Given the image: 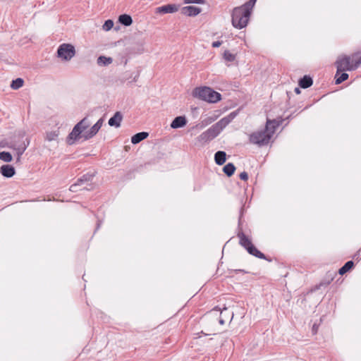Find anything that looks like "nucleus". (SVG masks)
<instances>
[{"instance_id":"nucleus-3","label":"nucleus","mask_w":361,"mask_h":361,"mask_svg":"<svg viewBox=\"0 0 361 361\" xmlns=\"http://www.w3.org/2000/svg\"><path fill=\"white\" fill-rule=\"evenodd\" d=\"M192 96L208 103H216L221 99V94L219 92L205 86L195 88Z\"/></svg>"},{"instance_id":"nucleus-27","label":"nucleus","mask_w":361,"mask_h":361,"mask_svg":"<svg viewBox=\"0 0 361 361\" xmlns=\"http://www.w3.org/2000/svg\"><path fill=\"white\" fill-rule=\"evenodd\" d=\"M112 61L113 60L111 57H106L104 56H101L97 59V64L99 66H109V64H111Z\"/></svg>"},{"instance_id":"nucleus-33","label":"nucleus","mask_w":361,"mask_h":361,"mask_svg":"<svg viewBox=\"0 0 361 361\" xmlns=\"http://www.w3.org/2000/svg\"><path fill=\"white\" fill-rule=\"evenodd\" d=\"M114 26V22L111 20H107L104 22L102 28L105 31L110 30Z\"/></svg>"},{"instance_id":"nucleus-11","label":"nucleus","mask_w":361,"mask_h":361,"mask_svg":"<svg viewBox=\"0 0 361 361\" xmlns=\"http://www.w3.org/2000/svg\"><path fill=\"white\" fill-rule=\"evenodd\" d=\"M178 10V6L175 4H167L156 8L157 13H173Z\"/></svg>"},{"instance_id":"nucleus-18","label":"nucleus","mask_w":361,"mask_h":361,"mask_svg":"<svg viewBox=\"0 0 361 361\" xmlns=\"http://www.w3.org/2000/svg\"><path fill=\"white\" fill-rule=\"evenodd\" d=\"M226 160V154L224 151H218L214 154L215 163L219 165H223Z\"/></svg>"},{"instance_id":"nucleus-39","label":"nucleus","mask_w":361,"mask_h":361,"mask_svg":"<svg viewBox=\"0 0 361 361\" xmlns=\"http://www.w3.org/2000/svg\"><path fill=\"white\" fill-rule=\"evenodd\" d=\"M104 119L102 118H99L94 124L98 126V128H101L103 125Z\"/></svg>"},{"instance_id":"nucleus-32","label":"nucleus","mask_w":361,"mask_h":361,"mask_svg":"<svg viewBox=\"0 0 361 361\" xmlns=\"http://www.w3.org/2000/svg\"><path fill=\"white\" fill-rule=\"evenodd\" d=\"M224 59L227 61H233L235 59V55L231 53L229 51H225L224 53Z\"/></svg>"},{"instance_id":"nucleus-31","label":"nucleus","mask_w":361,"mask_h":361,"mask_svg":"<svg viewBox=\"0 0 361 361\" xmlns=\"http://www.w3.org/2000/svg\"><path fill=\"white\" fill-rule=\"evenodd\" d=\"M214 121V119L211 117H208L204 120H202L200 123L196 125V128L202 129L209 124L212 123Z\"/></svg>"},{"instance_id":"nucleus-1","label":"nucleus","mask_w":361,"mask_h":361,"mask_svg":"<svg viewBox=\"0 0 361 361\" xmlns=\"http://www.w3.org/2000/svg\"><path fill=\"white\" fill-rule=\"evenodd\" d=\"M90 126V123L87 117L80 121L68 134L66 139L67 144L73 145L80 138H82L84 140H88L95 136L100 129L94 124L89 130H86Z\"/></svg>"},{"instance_id":"nucleus-28","label":"nucleus","mask_w":361,"mask_h":361,"mask_svg":"<svg viewBox=\"0 0 361 361\" xmlns=\"http://www.w3.org/2000/svg\"><path fill=\"white\" fill-rule=\"evenodd\" d=\"M13 159L12 155L9 152H0V160L5 162H11Z\"/></svg>"},{"instance_id":"nucleus-8","label":"nucleus","mask_w":361,"mask_h":361,"mask_svg":"<svg viewBox=\"0 0 361 361\" xmlns=\"http://www.w3.org/2000/svg\"><path fill=\"white\" fill-rule=\"evenodd\" d=\"M219 129L220 128H219L217 125H212L197 137L198 141L202 143H207L212 140L220 134Z\"/></svg>"},{"instance_id":"nucleus-20","label":"nucleus","mask_w":361,"mask_h":361,"mask_svg":"<svg viewBox=\"0 0 361 361\" xmlns=\"http://www.w3.org/2000/svg\"><path fill=\"white\" fill-rule=\"evenodd\" d=\"M353 267H354L353 261H352V260L348 261L347 262L345 263V264L343 267H341L339 269L338 273L341 275H343L345 273H347L348 271H349L350 270H351L353 268Z\"/></svg>"},{"instance_id":"nucleus-43","label":"nucleus","mask_w":361,"mask_h":361,"mask_svg":"<svg viewBox=\"0 0 361 361\" xmlns=\"http://www.w3.org/2000/svg\"><path fill=\"white\" fill-rule=\"evenodd\" d=\"M294 92L297 94H300L301 91L300 90V87H295V90H294Z\"/></svg>"},{"instance_id":"nucleus-42","label":"nucleus","mask_w":361,"mask_h":361,"mask_svg":"<svg viewBox=\"0 0 361 361\" xmlns=\"http://www.w3.org/2000/svg\"><path fill=\"white\" fill-rule=\"evenodd\" d=\"M236 116V113L235 112H231L228 116V118H230V120L231 121L232 119H233L235 118V116Z\"/></svg>"},{"instance_id":"nucleus-13","label":"nucleus","mask_w":361,"mask_h":361,"mask_svg":"<svg viewBox=\"0 0 361 361\" xmlns=\"http://www.w3.org/2000/svg\"><path fill=\"white\" fill-rule=\"evenodd\" d=\"M353 69H337L335 75V83L338 85L348 78V74L345 71H353Z\"/></svg>"},{"instance_id":"nucleus-35","label":"nucleus","mask_w":361,"mask_h":361,"mask_svg":"<svg viewBox=\"0 0 361 361\" xmlns=\"http://www.w3.org/2000/svg\"><path fill=\"white\" fill-rule=\"evenodd\" d=\"M78 186H80V185L78 184V182L76 181L75 183L72 184L70 186L69 190L73 192H75L78 191Z\"/></svg>"},{"instance_id":"nucleus-34","label":"nucleus","mask_w":361,"mask_h":361,"mask_svg":"<svg viewBox=\"0 0 361 361\" xmlns=\"http://www.w3.org/2000/svg\"><path fill=\"white\" fill-rule=\"evenodd\" d=\"M184 4H204V0H183Z\"/></svg>"},{"instance_id":"nucleus-36","label":"nucleus","mask_w":361,"mask_h":361,"mask_svg":"<svg viewBox=\"0 0 361 361\" xmlns=\"http://www.w3.org/2000/svg\"><path fill=\"white\" fill-rule=\"evenodd\" d=\"M133 75H134L133 78L130 79V78H125V80H128L130 82L135 81L136 78L139 76V72L136 71L135 73H133Z\"/></svg>"},{"instance_id":"nucleus-21","label":"nucleus","mask_w":361,"mask_h":361,"mask_svg":"<svg viewBox=\"0 0 361 361\" xmlns=\"http://www.w3.org/2000/svg\"><path fill=\"white\" fill-rule=\"evenodd\" d=\"M120 23L125 26H129L133 23V19L128 14H122L118 18Z\"/></svg>"},{"instance_id":"nucleus-48","label":"nucleus","mask_w":361,"mask_h":361,"mask_svg":"<svg viewBox=\"0 0 361 361\" xmlns=\"http://www.w3.org/2000/svg\"><path fill=\"white\" fill-rule=\"evenodd\" d=\"M238 224H240V217L239 218Z\"/></svg>"},{"instance_id":"nucleus-7","label":"nucleus","mask_w":361,"mask_h":361,"mask_svg":"<svg viewBox=\"0 0 361 361\" xmlns=\"http://www.w3.org/2000/svg\"><path fill=\"white\" fill-rule=\"evenodd\" d=\"M232 25L238 29L245 27L249 20L250 16L247 11H244L243 8H238L237 7L232 12Z\"/></svg>"},{"instance_id":"nucleus-25","label":"nucleus","mask_w":361,"mask_h":361,"mask_svg":"<svg viewBox=\"0 0 361 361\" xmlns=\"http://www.w3.org/2000/svg\"><path fill=\"white\" fill-rule=\"evenodd\" d=\"M257 0H250L248 2L245 3L244 5L237 7L238 8H243L244 11L248 12V16H250L251 11L254 7Z\"/></svg>"},{"instance_id":"nucleus-17","label":"nucleus","mask_w":361,"mask_h":361,"mask_svg":"<svg viewBox=\"0 0 361 361\" xmlns=\"http://www.w3.org/2000/svg\"><path fill=\"white\" fill-rule=\"evenodd\" d=\"M149 135V133H147V132H140V133H137L136 134H135L134 135L132 136L131 137V142L133 144V145H136V144H138L140 143L141 141L144 140L145 139H146Z\"/></svg>"},{"instance_id":"nucleus-14","label":"nucleus","mask_w":361,"mask_h":361,"mask_svg":"<svg viewBox=\"0 0 361 361\" xmlns=\"http://www.w3.org/2000/svg\"><path fill=\"white\" fill-rule=\"evenodd\" d=\"M187 123V119L184 116H176L171 123V128L177 129L184 127Z\"/></svg>"},{"instance_id":"nucleus-2","label":"nucleus","mask_w":361,"mask_h":361,"mask_svg":"<svg viewBox=\"0 0 361 361\" xmlns=\"http://www.w3.org/2000/svg\"><path fill=\"white\" fill-rule=\"evenodd\" d=\"M283 119H267L264 129L253 132L249 135L250 143L259 147L267 145L276 130L282 124Z\"/></svg>"},{"instance_id":"nucleus-19","label":"nucleus","mask_w":361,"mask_h":361,"mask_svg":"<svg viewBox=\"0 0 361 361\" xmlns=\"http://www.w3.org/2000/svg\"><path fill=\"white\" fill-rule=\"evenodd\" d=\"M95 173H87L84 174L80 178H78L76 180L78 182V184L80 185H83L85 183L90 182L92 180L93 178L94 177Z\"/></svg>"},{"instance_id":"nucleus-6","label":"nucleus","mask_w":361,"mask_h":361,"mask_svg":"<svg viewBox=\"0 0 361 361\" xmlns=\"http://www.w3.org/2000/svg\"><path fill=\"white\" fill-rule=\"evenodd\" d=\"M361 63V54L355 53L350 56H341L335 62L336 68H357Z\"/></svg>"},{"instance_id":"nucleus-26","label":"nucleus","mask_w":361,"mask_h":361,"mask_svg":"<svg viewBox=\"0 0 361 361\" xmlns=\"http://www.w3.org/2000/svg\"><path fill=\"white\" fill-rule=\"evenodd\" d=\"M23 84H24L23 79L21 78H18L12 80V82L10 85V87L11 89L16 90H18L19 88H20L21 87H23Z\"/></svg>"},{"instance_id":"nucleus-37","label":"nucleus","mask_w":361,"mask_h":361,"mask_svg":"<svg viewBox=\"0 0 361 361\" xmlns=\"http://www.w3.org/2000/svg\"><path fill=\"white\" fill-rule=\"evenodd\" d=\"M239 177L243 180H247L248 179V173L246 171H243L240 173Z\"/></svg>"},{"instance_id":"nucleus-16","label":"nucleus","mask_w":361,"mask_h":361,"mask_svg":"<svg viewBox=\"0 0 361 361\" xmlns=\"http://www.w3.org/2000/svg\"><path fill=\"white\" fill-rule=\"evenodd\" d=\"M200 12L201 8L194 6H188L182 8V13L188 16H195Z\"/></svg>"},{"instance_id":"nucleus-47","label":"nucleus","mask_w":361,"mask_h":361,"mask_svg":"<svg viewBox=\"0 0 361 361\" xmlns=\"http://www.w3.org/2000/svg\"><path fill=\"white\" fill-rule=\"evenodd\" d=\"M126 76L128 75V71H126Z\"/></svg>"},{"instance_id":"nucleus-38","label":"nucleus","mask_w":361,"mask_h":361,"mask_svg":"<svg viewBox=\"0 0 361 361\" xmlns=\"http://www.w3.org/2000/svg\"><path fill=\"white\" fill-rule=\"evenodd\" d=\"M353 259L360 260L361 259V248L353 255Z\"/></svg>"},{"instance_id":"nucleus-22","label":"nucleus","mask_w":361,"mask_h":361,"mask_svg":"<svg viewBox=\"0 0 361 361\" xmlns=\"http://www.w3.org/2000/svg\"><path fill=\"white\" fill-rule=\"evenodd\" d=\"M235 171V166L233 163H228L223 168L224 173L228 177H231L232 175H233Z\"/></svg>"},{"instance_id":"nucleus-24","label":"nucleus","mask_w":361,"mask_h":361,"mask_svg":"<svg viewBox=\"0 0 361 361\" xmlns=\"http://www.w3.org/2000/svg\"><path fill=\"white\" fill-rule=\"evenodd\" d=\"M257 0H250L248 2L245 3L244 5L237 7L238 8H243L244 11L248 12V16H250L251 11L254 7Z\"/></svg>"},{"instance_id":"nucleus-4","label":"nucleus","mask_w":361,"mask_h":361,"mask_svg":"<svg viewBox=\"0 0 361 361\" xmlns=\"http://www.w3.org/2000/svg\"><path fill=\"white\" fill-rule=\"evenodd\" d=\"M29 144L30 140L27 138H25L24 133H19L17 137H15L13 140L8 143L7 147L16 151L17 161H18L20 160L21 156L26 150Z\"/></svg>"},{"instance_id":"nucleus-40","label":"nucleus","mask_w":361,"mask_h":361,"mask_svg":"<svg viewBox=\"0 0 361 361\" xmlns=\"http://www.w3.org/2000/svg\"><path fill=\"white\" fill-rule=\"evenodd\" d=\"M222 44V42L221 41H216V42H214L212 44V47L214 48H217V47H219Z\"/></svg>"},{"instance_id":"nucleus-15","label":"nucleus","mask_w":361,"mask_h":361,"mask_svg":"<svg viewBox=\"0 0 361 361\" xmlns=\"http://www.w3.org/2000/svg\"><path fill=\"white\" fill-rule=\"evenodd\" d=\"M313 84V79L310 75H305L298 80V85L300 88L307 89Z\"/></svg>"},{"instance_id":"nucleus-49","label":"nucleus","mask_w":361,"mask_h":361,"mask_svg":"<svg viewBox=\"0 0 361 361\" xmlns=\"http://www.w3.org/2000/svg\"><path fill=\"white\" fill-rule=\"evenodd\" d=\"M330 283V281H328L326 284L329 285Z\"/></svg>"},{"instance_id":"nucleus-45","label":"nucleus","mask_w":361,"mask_h":361,"mask_svg":"<svg viewBox=\"0 0 361 361\" xmlns=\"http://www.w3.org/2000/svg\"><path fill=\"white\" fill-rule=\"evenodd\" d=\"M219 323H220L221 324H224L225 323V321H224L223 319H219Z\"/></svg>"},{"instance_id":"nucleus-29","label":"nucleus","mask_w":361,"mask_h":361,"mask_svg":"<svg viewBox=\"0 0 361 361\" xmlns=\"http://www.w3.org/2000/svg\"><path fill=\"white\" fill-rule=\"evenodd\" d=\"M59 135V133L58 130H53V131L47 132L46 133L45 139L49 142L56 140L58 138Z\"/></svg>"},{"instance_id":"nucleus-10","label":"nucleus","mask_w":361,"mask_h":361,"mask_svg":"<svg viewBox=\"0 0 361 361\" xmlns=\"http://www.w3.org/2000/svg\"><path fill=\"white\" fill-rule=\"evenodd\" d=\"M123 116L121 111H116L112 117L109 119L108 124L111 127L119 128L123 121Z\"/></svg>"},{"instance_id":"nucleus-30","label":"nucleus","mask_w":361,"mask_h":361,"mask_svg":"<svg viewBox=\"0 0 361 361\" xmlns=\"http://www.w3.org/2000/svg\"><path fill=\"white\" fill-rule=\"evenodd\" d=\"M230 121H231L230 118H228L227 117H224V118H221L219 121L216 123L214 125H217L218 127L220 128L219 132L221 133L222 131V130L224 129V128H225L230 123Z\"/></svg>"},{"instance_id":"nucleus-12","label":"nucleus","mask_w":361,"mask_h":361,"mask_svg":"<svg viewBox=\"0 0 361 361\" xmlns=\"http://www.w3.org/2000/svg\"><path fill=\"white\" fill-rule=\"evenodd\" d=\"M0 173L4 177L9 178L16 174V169L12 165L5 164L0 167Z\"/></svg>"},{"instance_id":"nucleus-23","label":"nucleus","mask_w":361,"mask_h":361,"mask_svg":"<svg viewBox=\"0 0 361 361\" xmlns=\"http://www.w3.org/2000/svg\"><path fill=\"white\" fill-rule=\"evenodd\" d=\"M257 0H250L248 2L245 3L244 5L237 7L238 8H243L244 11L248 12V16H250L251 11L254 7Z\"/></svg>"},{"instance_id":"nucleus-9","label":"nucleus","mask_w":361,"mask_h":361,"mask_svg":"<svg viewBox=\"0 0 361 361\" xmlns=\"http://www.w3.org/2000/svg\"><path fill=\"white\" fill-rule=\"evenodd\" d=\"M75 54V47L71 44H63L57 50L58 56L63 60H70Z\"/></svg>"},{"instance_id":"nucleus-41","label":"nucleus","mask_w":361,"mask_h":361,"mask_svg":"<svg viewBox=\"0 0 361 361\" xmlns=\"http://www.w3.org/2000/svg\"><path fill=\"white\" fill-rule=\"evenodd\" d=\"M317 330H318V325H317L316 324H314L312 326V332L313 334H316L317 333Z\"/></svg>"},{"instance_id":"nucleus-46","label":"nucleus","mask_w":361,"mask_h":361,"mask_svg":"<svg viewBox=\"0 0 361 361\" xmlns=\"http://www.w3.org/2000/svg\"><path fill=\"white\" fill-rule=\"evenodd\" d=\"M323 284V283H320L319 285L316 287V289H319Z\"/></svg>"},{"instance_id":"nucleus-44","label":"nucleus","mask_w":361,"mask_h":361,"mask_svg":"<svg viewBox=\"0 0 361 361\" xmlns=\"http://www.w3.org/2000/svg\"><path fill=\"white\" fill-rule=\"evenodd\" d=\"M101 224H102V221H98L97 223L96 231L99 228Z\"/></svg>"},{"instance_id":"nucleus-5","label":"nucleus","mask_w":361,"mask_h":361,"mask_svg":"<svg viewBox=\"0 0 361 361\" xmlns=\"http://www.w3.org/2000/svg\"><path fill=\"white\" fill-rule=\"evenodd\" d=\"M238 237L239 238V243L243 247L247 252L259 259H266V256L262 252H260L252 243L245 234L242 231L238 233Z\"/></svg>"}]
</instances>
